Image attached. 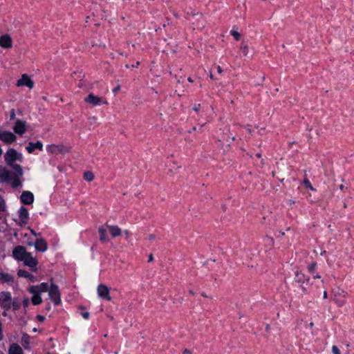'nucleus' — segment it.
<instances>
[{
  "label": "nucleus",
  "mask_w": 354,
  "mask_h": 354,
  "mask_svg": "<svg viewBox=\"0 0 354 354\" xmlns=\"http://www.w3.org/2000/svg\"><path fill=\"white\" fill-rule=\"evenodd\" d=\"M4 158L6 162L15 170V172H12L11 186L13 188H17L21 185L20 178L23 176L24 173L21 167L19 165L13 164V162L17 160H21L22 155L11 148L6 151Z\"/></svg>",
  "instance_id": "nucleus-1"
},
{
  "label": "nucleus",
  "mask_w": 354,
  "mask_h": 354,
  "mask_svg": "<svg viewBox=\"0 0 354 354\" xmlns=\"http://www.w3.org/2000/svg\"><path fill=\"white\" fill-rule=\"evenodd\" d=\"M295 281L300 285L304 293L307 292L306 285H308L310 281V277H306L298 270L295 272Z\"/></svg>",
  "instance_id": "nucleus-2"
},
{
  "label": "nucleus",
  "mask_w": 354,
  "mask_h": 354,
  "mask_svg": "<svg viewBox=\"0 0 354 354\" xmlns=\"http://www.w3.org/2000/svg\"><path fill=\"white\" fill-rule=\"evenodd\" d=\"M12 297L9 292H2L0 293V306L5 310H8L11 308Z\"/></svg>",
  "instance_id": "nucleus-3"
},
{
  "label": "nucleus",
  "mask_w": 354,
  "mask_h": 354,
  "mask_svg": "<svg viewBox=\"0 0 354 354\" xmlns=\"http://www.w3.org/2000/svg\"><path fill=\"white\" fill-rule=\"evenodd\" d=\"M48 295L55 305H58L60 303V293L57 286L51 283L50 288L48 290Z\"/></svg>",
  "instance_id": "nucleus-4"
},
{
  "label": "nucleus",
  "mask_w": 354,
  "mask_h": 354,
  "mask_svg": "<svg viewBox=\"0 0 354 354\" xmlns=\"http://www.w3.org/2000/svg\"><path fill=\"white\" fill-rule=\"evenodd\" d=\"M21 261L24 262V263L30 267V269L32 271L37 270V260L33 257L31 254V253L28 252L27 254L24 257V259L21 260Z\"/></svg>",
  "instance_id": "nucleus-5"
},
{
  "label": "nucleus",
  "mask_w": 354,
  "mask_h": 354,
  "mask_svg": "<svg viewBox=\"0 0 354 354\" xmlns=\"http://www.w3.org/2000/svg\"><path fill=\"white\" fill-rule=\"evenodd\" d=\"M98 296L107 301L111 300V297L109 295V288L104 284H100L97 288Z\"/></svg>",
  "instance_id": "nucleus-6"
},
{
  "label": "nucleus",
  "mask_w": 354,
  "mask_h": 354,
  "mask_svg": "<svg viewBox=\"0 0 354 354\" xmlns=\"http://www.w3.org/2000/svg\"><path fill=\"white\" fill-rule=\"evenodd\" d=\"M84 102L86 103L91 104L93 106L100 105L102 102L106 104L107 101H103L102 98L95 95L93 93H90L86 97L84 98Z\"/></svg>",
  "instance_id": "nucleus-7"
},
{
  "label": "nucleus",
  "mask_w": 354,
  "mask_h": 354,
  "mask_svg": "<svg viewBox=\"0 0 354 354\" xmlns=\"http://www.w3.org/2000/svg\"><path fill=\"white\" fill-rule=\"evenodd\" d=\"M17 139L16 136L10 131H0V140L6 144H11Z\"/></svg>",
  "instance_id": "nucleus-8"
},
{
  "label": "nucleus",
  "mask_w": 354,
  "mask_h": 354,
  "mask_svg": "<svg viewBox=\"0 0 354 354\" xmlns=\"http://www.w3.org/2000/svg\"><path fill=\"white\" fill-rule=\"evenodd\" d=\"M28 252L25 247L22 245L16 246L12 250V256L15 259L21 261L27 254Z\"/></svg>",
  "instance_id": "nucleus-9"
},
{
  "label": "nucleus",
  "mask_w": 354,
  "mask_h": 354,
  "mask_svg": "<svg viewBox=\"0 0 354 354\" xmlns=\"http://www.w3.org/2000/svg\"><path fill=\"white\" fill-rule=\"evenodd\" d=\"M26 122L21 120H17L13 130L15 133L22 135L26 132Z\"/></svg>",
  "instance_id": "nucleus-10"
},
{
  "label": "nucleus",
  "mask_w": 354,
  "mask_h": 354,
  "mask_svg": "<svg viewBox=\"0 0 354 354\" xmlns=\"http://www.w3.org/2000/svg\"><path fill=\"white\" fill-rule=\"evenodd\" d=\"M12 172L3 167H0V183L10 181L12 183Z\"/></svg>",
  "instance_id": "nucleus-11"
},
{
  "label": "nucleus",
  "mask_w": 354,
  "mask_h": 354,
  "mask_svg": "<svg viewBox=\"0 0 354 354\" xmlns=\"http://www.w3.org/2000/svg\"><path fill=\"white\" fill-rule=\"evenodd\" d=\"M47 151L51 153L58 154L59 153H66L68 150L62 145H51L47 147Z\"/></svg>",
  "instance_id": "nucleus-12"
},
{
  "label": "nucleus",
  "mask_w": 354,
  "mask_h": 354,
  "mask_svg": "<svg viewBox=\"0 0 354 354\" xmlns=\"http://www.w3.org/2000/svg\"><path fill=\"white\" fill-rule=\"evenodd\" d=\"M20 200L25 205H30L34 202L33 194L29 191H24L20 196Z\"/></svg>",
  "instance_id": "nucleus-13"
},
{
  "label": "nucleus",
  "mask_w": 354,
  "mask_h": 354,
  "mask_svg": "<svg viewBox=\"0 0 354 354\" xmlns=\"http://www.w3.org/2000/svg\"><path fill=\"white\" fill-rule=\"evenodd\" d=\"M17 85L18 86H26L29 88H32L34 86V82L26 74H24L21 78L17 81Z\"/></svg>",
  "instance_id": "nucleus-14"
},
{
  "label": "nucleus",
  "mask_w": 354,
  "mask_h": 354,
  "mask_svg": "<svg viewBox=\"0 0 354 354\" xmlns=\"http://www.w3.org/2000/svg\"><path fill=\"white\" fill-rule=\"evenodd\" d=\"M48 290V285L47 283H41L37 286H32L29 288L30 293H42Z\"/></svg>",
  "instance_id": "nucleus-15"
},
{
  "label": "nucleus",
  "mask_w": 354,
  "mask_h": 354,
  "mask_svg": "<svg viewBox=\"0 0 354 354\" xmlns=\"http://www.w3.org/2000/svg\"><path fill=\"white\" fill-rule=\"evenodd\" d=\"M0 46L4 48H10L12 46V39L9 35L5 34L0 37Z\"/></svg>",
  "instance_id": "nucleus-16"
},
{
  "label": "nucleus",
  "mask_w": 354,
  "mask_h": 354,
  "mask_svg": "<svg viewBox=\"0 0 354 354\" xmlns=\"http://www.w3.org/2000/svg\"><path fill=\"white\" fill-rule=\"evenodd\" d=\"M34 245L36 250L39 252H44L48 248V244L44 239H37Z\"/></svg>",
  "instance_id": "nucleus-17"
},
{
  "label": "nucleus",
  "mask_w": 354,
  "mask_h": 354,
  "mask_svg": "<svg viewBox=\"0 0 354 354\" xmlns=\"http://www.w3.org/2000/svg\"><path fill=\"white\" fill-rule=\"evenodd\" d=\"M26 149L29 153H32L35 149H38L41 151L43 149V144L40 141H37V142H30Z\"/></svg>",
  "instance_id": "nucleus-18"
},
{
  "label": "nucleus",
  "mask_w": 354,
  "mask_h": 354,
  "mask_svg": "<svg viewBox=\"0 0 354 354\" xmlns=\"http://www.w3.org/2000/svg\"><path fill=\"white\" fill-rule=\"evenodd\" d=\"M18 214H19V217L22 223L26 224L28 221V209L26 207H24V206H21L18 211Z\"/></svg>",
  "instance_id": "nucleus-19"
},
{
  "label": "nucleus",
  "mask_w": 354,
  "mask_h": 354,
  "mask_svg": "<svg viewBox=\"0 0 354 354\" xmlns=\"http://www.w3.org/2000/svg\"><path fill=\"white\" fill-rule=\"evenodd\" d=\"M106 226L109 229L111 236L115 238L117 236H119L122 234L121 229L118 225H109L107 223L106 224Z\"/></svg>",
  "instance_id": "nucleus-20"
},
{
  "label": "nucleus",
  "mask_w": 354,
  "mask_h": 354,
  "mask_svg": "<svg viewBox=\"0 0 354 354\" xmlns=\"http://www.w3.org/2000/svg\"><path fill=\"white\" fill-rule=\"evenodd\" d=\"M14 277L8 274L3 272H0V281L7 283H13Z\"/></svg>",
  "instance_id": "nucleus-21"
},
{
  "label": "nucleus",
  "mask_w": 354,
  "mask_h": 354,
  "mask_svg": "<svg viewBox=\"0 0 354 354\" xmlns=\"http://www.w3.org/2000/svg\"><path fill=\"white\" fill-rule=\"evenodd\" d=\"M8 354H24V352L18 344H12L9 348Z\"/></svg>",
  "instance_id": "nucleus-22"
},
{
  "label": "nucleus",
  "mask_w": 354,
  "mask_h": 354,
  "mask_svg": "<svg viewBox=\"0 0 354 354\" xmlns=\"http://www.w3.org/2000/svg\"><path fill=\"white\" fill-rule=\"evenodd\" d=\"M17 274L20 277H24V278L29 279L32 281H34L35 279V277L32 274H31L30 273H29L28 271H26L25 270H19L18 271Z\"/></svg>",
  "instance_id": "nucleus-23"
},
{
  "label": "nucleus",
  "mask_w": 354,
  "mask_h": 354,
  "mask_svg": "<svg viewBox=\"0 0 354 354\" xmlns=\"http://www.w3.org/2000/svg\"><path fill=\"white\" fill-rule=\"evenodd\" d=\"M21 345L25 349L30 348V336L28 334H24L21 340Z\"/></svg>",
  "instance_id": "nucleus-24"
},
{
  "label": "nucleus",
  "mask_w": 354,
  "mask_h": 354,
  "mask_svg": "<svg viewBox=\"0 0 354 354\" xmlns=\"http://www.w3.org/2000/svg\"><path fill=\"white\" fill-rule=\"evenodd\" d=\"M32 303L33 305H39L40 304L41 302H42V299L41 297H40V295L39 293H32Z\"/></svg>",
  "instance_id": "nucleus-25"
},
{
  "label": "nucleus",
  "mask_w": 354,
  "mask_h": 354,
  "mask_svg": "<svg viewBox=\"0 0 354 354\" xmlns=\"http://www.w3.org/2000/svg\"><path fill=\"white\" fill-rule=\"evenodd\" d=\"M98 232L100 234V240L102 242L106 241L107 238H106V229L104 228L103 227H99Z\"/></svg>",
  "instance_id": "nucleus-26"
},
{
  "label": "nucleus",
  "mask_w": 354,
  "mask_h": 354,
  "mask_svg": "<svg viewBox=\"0 0 354 354\" xmlns=\"http://www.w3.org/2000/svg\"><path fill=\"white\" fill-rule=\"evenodd\" d=\"M84 178L86 181L91 182L94 179V175L91 171H86L84 174Z\"/></svg>",
  "instance_id": "nucleus-27"
},
{
  "label": "nucleus",
  "mask_w": 354,
  "mask_h": 354,
  "mask_svg": "<svg viewBox=\"0 0 354 354\" xmlns=\"http://www.w3.org/2000/svg\"><path fill=\"white\" fill-rule=\"evenodd\" d=\"M303 184L304 185L307 187V188H309L311 190L313 191H315V189L313 188V187L311 185V183H310V181L308 180V179L305 176L304 180H303Z\"/></svg>",
  "instance_id": "nucleus-28"
},
{
  "label": "nucleus",
  "mask_w": 354,
  "mask_h": 354,
  "mask_svg": "<svg viewBox=\"0 0 354 354\" xmlns=\"http://www.w3.org/2000/svg\"><path fill=\"white\" fill-rule=\"evenodd\" d=\"M317 267V263L316 262H312L308 267V270L310 273H313L315 268Z\"/></svg>",
  "instance_id": "nucleus-29"
},
{
  "label": "nucleus",
  "mask_w": 354,
  "mask_h": 354,
  "mask_svg": "<svg viewBox=\"0 0 354 354\" xmlns=\"http://www.w3.org/2000/svg\"><path fill=\"white\" fill-rule=\"evenodd\" d=\"M11 306H12L14 310H17L20 307V303L16 299H14L12 302L11 301Z\"/></svg>",
  "instance_id": "nucleus-30"
},
{
  "label": "nucleus",
  "mask_w": 354,
  "mask_h": 354,
  "mask_svg": "<svg viewBox=\"0 0 354 354\" xmlns=\"http://www.w3.org/2000/svg\"><path fill=\"white\" fill-rule=\"evenodd\" d=\"M6 210V203L4 199L0 196V212Z\"/></svg>",
  "instance_id": "nucleus-31"
},
{
  "label": "nucleus",
  "mask_w": 354,
  "mask_h": 354,
  "mask_svg": "<svg viewBox=\"0 0 354 354\" xmlns=\"http://www.w3.org/2000/svg\"><path fill=\"white\" fill-rule=\"evenodd\" d=\"M230 34L234 37L236 40H239L241 37L240 33H239L236 30H232L230 31Z\"/></svg>",
  "instance_id": "nucleus-32"
},
{
  "label": "nucleus",
  "mask_w": 354,
  "mask_h": 354,
  "mask_svg": "<svg viewBox=\"0 0 354 354\" xmlns=\"http://www.w3.org/2000/svg\"><path fill=\"white\" fill-rule=\"evenodd\" d=\"M332 352H333V354H341L339 349L335 345H333L332 346Z\"/></svg>",
  "instance_id": "nucleus-33"
},
{
  "label": "nucleus",
  "mask_w": 354,
  "mask_h": 354,
  "mask_svg": "<svg viewBox=\"0 0 354 354\" xmlns=\"http://www.w3.org/2000/svg\"><path fill=\"white\" fill-rule=\"evenodd\" d=\"M241 50L244 54L245 56L248 55L249 48L247 45H244L241 46Z\"/></svg>",
  "instance_id": "nucleus-34"
},
{
  "label": "nucleus",
  "mask_w": 354,
  "mask_h": 354,
  "mask_svg": "<svg viewBox=\"0 0 354 354\" xmlns=\"http://www.w3.org/2000/svg\"><path fill=\"white\" fill-rule=\"evenodd\" d=\"M82 317L85 319H88L89 318L90 314L88 312H83L81 313Z\"/></svg>",
  "instance_id": "nucleus-35"
},
{
  "label": "nucleus",
  "mask_w": 354,
  "mask_h": 354,
  "mask_svg": "<svg viewBox=\"0 0 354 354\" xmlns=\"http://www.w3.org/2000/svg\"><path fill=\"white\" fill-rule=\"evenodd\" d=\"M15 118V109H11L10 112V119L14 120Z\"/></svg>",
  "instance_id": "nucleus-36"
},
{
  "label": "nucleus",
  "mask_w": 354,
  "mask_h": 354,
  "mask_svg": "<svg viewBox=\"0 0 354 354\" xmlns=\"http://www.w3.org/2000/svg\"><path fill=\"white\" fill-rule=\"evenodd\" d=\"M201 104H195L194 106H193V110L195 111L196 112H198L200 109H201Z\"/></svg>",
  "instance_id": "nucleus-37"
},
{
  "label": "nucleus",
  "mask_w": 354,
  "mask_h": 354,
  "mask_svg": "<svg viewBox=\"0 0 354 354\" xmlns=\"http://www.w3.org/2000/svg\"><path fill=\"white\" fill-rule=\"evenodd\" d=\"M23 304L24 307H26L29 304V299L28 298H24L23 300Z\"/></svg>",
  "instance_id": "nucleus-38"
},
{
  "label": "nucleus",
  "mask_w": 354,
  "mask_h": 354,
  "mask_svg": "<svg viewBox=\"0 0 354 354\" xmlns=\"http://www.w3.org/2000/svg\"><path fill=\"white\" fill-rule=\"evenodd\" d=\"M37 318L39 322H44L45 319V317L42 315H37Z\"/></svg>",
  "instance_id": "nucleus-39"
},
{
  "label": "nucleus",
  "mask_w": 354,
  "mask_h": 354,
  "mask_svg": "<svg viewBox=\"0 0 354 354\" xmlns=\"http://www.w3.org/2000/svg\"><path fill=\"white\" fill-rule=\"evenodd\" d=\"M2 324L0 322V340L3 339Z\"/></svg>",
  "instance_id": "nucleus-40"
},
{
  "label": "nucleus",
  "mask_w": 354,
  "mask_h": 354,
  "mask_svg": "<svg viewBox=\"0 0 354 354\" xmlns=\"http://www.w3.org/2000/svg\"><path fill=\"white\" fill-rule=\"evenodd\" d=\"M120 86H118L113 89V92L115 93L118 92L120 91Z\"/></svg>",
  "instance_id": "nucleus-41"
},
{
  "label": "nucleus",
  "mask_w": 354,
  "mask_h": 354,
  "mask_svg": "<svg viewBox=\"0 0 354 354\" xmlns=\"http://www.w3.org/2000/svg\"><path fill=\"white\" fill-rule=\"evenodd\" d=\"M153 260V257L152 254L149 255L148 262H151Z\"/></svg>",
  "instance_id": "nucleus-42"
},
{
  "label": "nucleus",
  "mask_w": 354,
  "mask_h": 354,
  "mask_svg": "<svg viewBox=\"0 0 354 354\" xmlns=\"http://www.w3.org/2000/svg\"><path fill=\"white\" fill-rule=\"evenodd\" d=\"M183 354H192V351L188 349H185L183 351Z\"/></svg>",
  "instance_id": "nucleus-43"
},
{
  "label": "nucleus",
  "mask_w": 354,
  "mask_h": 354,
  "mask_svg": "<svg viewBox=\"0 0 354 354\" xmlns=\"http://www.w3.org/2000/svg\"><path fill=\"white\" fill-rule=\"evenodd\" d=\"M217 71L218 73H221L223 72V70L220 66H217Z\"/></svg>",
  "instance_id": "nucleus-44"
},
{
  "label": "nucleus",
  "mask_w": 354,
  "mask_h": 354,
  "mask_svg": "<svg viewBox=\"0 0 354 354\" xmlns=\"http://www.w3.org/2000/svg\"><path fill=\"white\" fill-rule=\"evenodd\" d=\"M139 65H140V62L138 61L135 64H133L131 66L137 68V67H138Z\"/></svg>",
  "instance_id": "nucleus-45"
},
{
  "label": "nucleus",
  "mask_w": 354,
  "mask_h": 354,
  "mask_svg": "<svg viewBox=\"0 0 354 354\" xmlns=\"http://www.w3.org/2000/svg\"><path fill=\"white\" fill-rule=\"evenodd\" d=\"M313 279H320L321 278V276L319 274H315V275H313Z\"/></svg>",
  "instance_id": "nucleus-46"
},
{
  "label": "nucleus",
  "mask_w": 354,
  "mask_h": 354,
  "mask_svg": "<svg viewBox=\"0 0 354 354\" xmlns=\"http://www.w3.org/2000/svg\"><path fill=\"white\" fill-rule=\"evenodd\" d=\"M323 297L324 299H326L327 297H328V294H327V292L326 291H324V294H323Z\"/></svg>",
  "instance_id": "nucleus-47"
},
{
  "label": "nucleus",
  "mask_w": 354,
  "mask_h": 354,
  "mask_svg": "<svg viewBox=\"0 0 354 354\" xmlns=\"http://www.w3.org/2000/svg\"><path fill=\"white\" fill-rule=\"evenodd\" d=\"M339 189L341 190H344V189H347V187H345L343 185H339Z\"/></svg>",
  "instance_id": "nucleus-48"
},
{
  "label": "nucleus",
  "mask_w": 354,
  "mask_h": 354,
  "mask_svg": "<svg viewBox=\"0 0 354 354\" xmlns=\"http://www.w3.org/2000/svg\"><path fill=\"white\" fill-rule=\"evenodd\" d=\"M154 238H155V236H154L153 234H151V235L149 236V240H153V239H154Z\"/></svg>",
  "instance_id": "nucleus-49"
},
{
  "label": "nucleus",
  "mask_w": 354,
  "mask_h": 354,
  "mask_svg": "<svg viewBox=\"0 0 354 354\" xmlns=\"http://www.w3.org/2000/svg\"><path fill=\"white\" fill-rule=\"evenodd\" d=\"M187 80L189 82H193V80L191 78V77H188Z\"/></svg>",
  "instance_id": "nucleus-50"
},
{
  "label": "nucleus",
  "mask_w": 354,
  "mask_h": 354,
  "mask_svg": "<svg viewBox=\"0 0 354 354\" xmlns=\"http://www.w3.org/2000/svg\"><path fill=\"white\" fill-rule=\"evenodd\" d=\"M79 308H80V309H81V310H85V307H84V306H80L79 307Z\"/></svg>",
  "instance_id": "nucleus-51"
},
{
  "label": "nucleus",
  "mask_w": 354,
  "mask_h": 354,
  "mask_svg": "<svg viewBox=\"0 0 354 354\" xmlns=\"http://www.w3.org/2000/svg\"><path fill=\"white\" fill-rule=\"evenodd\" d=\"M209 77H210L211 79H214V76H213V75H212V72H210Z\"/></svg>",
  "instance_id": "nucleus-52"
},
{
  "label": "nucleus",
  "mask_w": 354,
  "mask_h": 354,
  "mask_svg": "<svg viewBox=\"0 0 354 354\" xmlns=\"http://www.w3.org/2000/svg\"><path fill=\"white\" fill-rule=\"evenodd\" d=\"M124 233H125V234L127 235V236H129V232H128L127 230H125V231H124Z\"/></svg>",
  "instance_id": "nucleus-53"
},
{
  "label": "nucleus",
  "mask_w": 354,
  "mask_h": 354,
  "mask_svg": "<svg viewBox=\"0 0 354 354\" xmlns=\"http://www.w3.org/2000/svg\"><path fill=\"white\" fill-rule=\"evenodd\" d=\"M289 202H290V204H293V203H295V201H292V200H289Z\"/></svg>",
  "instance_id": "nucleus-54"
},
{
  "label": "nucleus",
  "mask_w": 354,
  "mask_h": 354,
  "mask_svg": "<svg viewBox=\"0 0 354 354\" xmlns=\"http://www.w3.org/2000/svg\"><path fill=\"white\" fill-rule=\"evenodd\" d=\"M258 158H261V155L260 153H257L256 155Z\"/></svg>",
  "instance_id": "nucleus-55"
},
{
  "label": "nucleus",
  "mask_w": 354,
  "mask_h": 354,
  "mask_svg": "<svg viewBox=\"0 0 354 354\" xmlns=\"http://www.w3.org/2000/svg\"><path fill=\"white\" fill-rule=\"evenodd\" d=\"M6 310H5V311L3 313V316H6V315H7V313H6Z\"/></svg>",
  "instance_id": "nucleus-56"
},
{
  "label": "nucleus",
  "mask_w": 354,
  "mask_h": 354,
  "mask_svg": "<svg viewBox=\"0 0 354 354\" xmlns=\"http://www.w3.org/2000/svg\"><path fill=\"white\" fill-rule=\"evenodd\" d=\"M189 292L192 295H194V292L192 290H189Z\"/></svg>",
  "instance_id": "nucleus-57"
},
{
  "label": "nucleus",
  "mask_w": 354,
  "mask_h": 354,
  "mask_svg": "<svg viewBox=\"0 0 354 354\" xmlns=\"http://www.w3.org/2000/svg\"><path fill=\"white\" fill-rule=\"evenodd\" d=\"M248 131L249 133H251V129L248 128Z\"/></svg>",
  "instance_id": "nucleus-58"
},
{
  "label": "nucleus",
  "mask_w": 354,
  "mask_h": 354,
  "mask_svg": "<svg viewBox=\"0 0 354 354\" xmlns=\"http://www.w3.org/2000/svg\"><path fill=\"white\" fill-rule=\"evenodd\" d=\"M125 67H126L127 68H129V65H128V64H126V65H125Z\"/></svg>",
  "instance_id": "nucleus-59"
},
{
  "label": "nucleus",
  "mask_w": 354,
  "mask_h": 354,
  "mask_svg": "<svg viewBox=\"0 0 354 354\" xmlns=\"http://www.w3.org/2000/svg\"><path fill=\"white\" fill-rule=\"evenodd\" d=\"M96 120L95 118H93L92 122H94V120Z\"/></svg>",
  "instance_id": "nucleus-60"
},
{
  "label": "nucleus",
  "mask_w": 354,
  "mask_h": 354,
  "mask_svg": "<svg viewBox=\"0 0 354 354\" xmlns=\"http://www.w3.org/2000/svg\"><path fill=\"white\" fill-rule=\"evenodd\" d=\"M96 120L95 118H93L92 122H94V120Z\"/></svg>",
  "instance_id": "nucleus-61"
},
{
  "label": "nucleus",
  "mask_w": 354,
  "mask_h": 354,
  "mask_svg": "<svg viewBox=\"0 0 354 354\" xmlns=\"http://www.w3.org/2000/svg\"><path fill=\"white\" fill-rule=\"evenodd\" d=\"M347 206H346V204H344V207L346 208Z\"/></svg>",
  "instance_id": "nucleus-62"
},
{
  "label": "nucleus",
  "mask_w": 354,
  "mask_h": 354,
  "mask_svg": "<svg viewBox=\"0 0 354 354\" xmlns=\"http://www.w3.org/2000/svg\"><path fill=\"white\" fill-rule=\"evenodd\" d=\"M28 245H32V243H28Z\"/></svg>",
  "instance_id": "nucleus-63"
}]
</instances>
